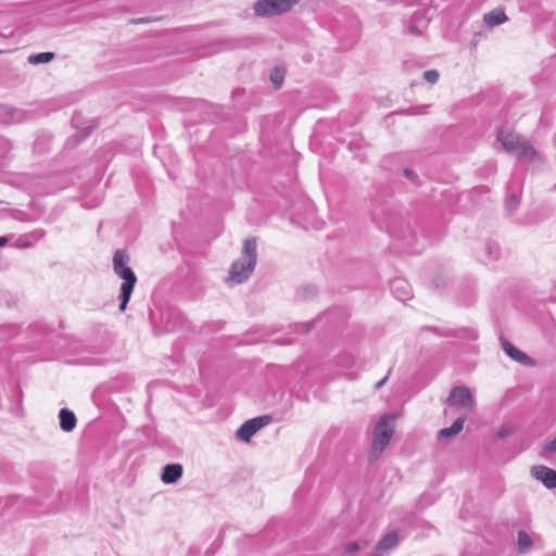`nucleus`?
<instances>
[{
    "mask_svg": "<svg viewBox=\"0 0 556 556\" xmlns=\"http://www.w3.org/2000/svg\"><path fill=\"white\" fill-rule=\"evenodd\" d=\"M113 270L121 279L124 280V282L121 286L119 311L125 312L137 282V277L135 273L128 266V255L125 251L117 250L114 253Z\"/></svg>",
    "mask_w": 556,
    "mask_h": 556,
    "instance_id": "obj_1",
    "label": "nucleus"
},
{
    "mask_svg": "<svg viewBox=\"0 0 556 556\" xmlns=\"http://www.w3.org/2000/svg\"><path fill=\"white\" fill-rule=\"evenodd\" d=\"M497 140L507 153L516 156L520 161L532 163L538 156L534 147L514 131L501 130L497 134Z\"/></svg>",
    "mask_w": 556,
    "mask_h": 556,
    "instance_id": "obj_2",
    "label": "nucleus"
},
{
    "mask_svg": "<svg viewBox=\"0 0 556 556\" xmlns=\"http://www.w3.org/2000/svg\"><path fill=\"white\" fill-rule=\"evenodd\" d=\"M394 434V426L390 416H383L375 427L374 439L368 453L369 460H376L389 445Z\"/></svg>",
    "mask_w": 556,
    "mask_h": 556,
    "instance_id": "obj_3",
    "label": "nucleus"
},
{
    "mask_svg": "<svg viewBox=\"0 0 556 556\" xmlns=\"http://www.w3.org/2000/svg\"><path fill=\"white\" fill-rule=\"evenodd\" d=\"M243 257L247 258V269L239 273L240 262H235L229 271V279L236 283L244 281L253 271L256 265V239L249 238L243 243Z\"/></svg>",
    "mask_w": 556,
    "mask_h": 556,
    "instance_id": "obj_4",
    "label": "nucleus"
},
{
    "mask_svg": "<svg viewBox=\"0 0 556 556\" xmlns=\"http://www.w3.org/2000/svg\"><path fill=\"white\" fill-rule=\"evenodd\" d=\"M299 0H258L254 11L258 16H273L289 11Z\"/></svg>",
    "mask_w": 556,
    "mask_h": 556,
    "instance_id": "obj_5",
    "label": "nucleus"
},
{
    "mask_svg": "<svg viewBox=\"0 0 556 556\" xmlns=\"http://www.w3.org/2000/svg\"><path fill=\"white\" fill-rule=\"evenodd\" d=\"M270 422L271 417L269 415H263L249 419L241 425V427L237 430L236 435L238 439L244 442H250L253 434H255L261 428L267 426Z\"/></svg>",
    "mask_w": 556,
    "mask_h": 556,
    "instance_id": "obj_6",
    "label": "nucleus"
},
{
    "mask_svg": "<svg viewBox=\"0 0 556 556\" xmlns=\"http://www.w3.org/2000/svg\"><path fill=\"white\" fill-rule=\"evenodd\" d=\"M446 402L447 405L454 407L472 408L475 406V401L471 395V392L466 387L453 388Z\"/></svg>",
    "mask_w": 556,
    "mask_h": 556,
    "instance_id": "obj_7",
    "label": "nucleus"
},
{
    "mask_svg": "<svg viewBox=\"0 0 556 556\" xmlns=\"http://www.w3.org/2000/svg\"><path fill=\"white\" fill-rule=\"evenodd\" d=\"M533 476L547 489L556 488V471L545 466H538L532 469Z\"/></svg>",
    "mask_w": 556,
    "mask_h": 556,
    "instance_id": "obj_8",
    "label": "nucleus"
},
{
    "mask_svg": "<svg viewBox=\"0 0 556 556\" xmlns=\"http://www.w3.org/2000/svg\"><path fill=\"white\" fill-rule=\"evenodd\" d=\"M502 346L506 354L514 361L526 365H533V361L526 353L515 348L507 340H502Z\"/></svg>",
    "mask_w": 556,
    "mask_h": 556,
    "instance_id": "obj_9",
    "label": "nucleus"
},
{
    "mask_svg": "<svg viewBox=\"0 0 556 556\" xmlns=\"http://www.w3.org/2000/svg\"><path fill=\"white\" fill-rule=\"evenodd\" d=\"M182 475V467L179 464L166 465L163 469L162 481L166 484L176 482Z\"/></svg>",
    "mask_w": 556,
    "mask_h": 556,
    "instance_id": "obj_10",
    "label": "nucleus"
},
{
    "mask_svg": "<svg viewBox=\"0 0 556 556\" xmlns=\"http://www.w3.org/2000/svg\"><path fill=\"white\" fill-rule=\"evenodd\" d=\"M400 541L399 534L396 531H391L387 533L377 544L376 551L377 552H384L389 551L397 545Z\"/></svg>",
    "mask_w": 556,
    "mask_h": 556,
    "instance_id": "obj_11",
    "label": "nucleus"
},
{
    "mask_svg": "<svg viewBox=\"0 0 556 556\" xmlns=\"http://www.w3.org/2000/svg\"><path fill=\"white\" fill-rule=\"evenodd\" d=\"M60 426L64 431H72L76 426L75 414L66 408H62L59 413Z\"/></svg>",
    "mask_w": 556,
    "mask_h": 556,
    "instance_id": "obj_12",
    "label": "nucleus"
},
{
    "mask_svg": "<svg viewBox=\"0 0 556 556\" xmlns=\"http://www.w3.org/2000/svg\"><path fill=\"white\" fill-rule=\"evenodd\" d=\"M507 20L508 18L506 16L505 12L501 9L493 10V11L484 14V16H483V21L490 27L501 25V24L505 23Z\"/></svg>",
    "mask_w": 556,
    "mask_h": 556,
    "instance_id": "obj_13",
    "label": "nucleus"
},
{
    "mask_svg": "<svg viewBox=\"0 0 556 556\" xmlns=\"http://www.w3.org/2000/svg\"><path fill=\"white\" fill-rule=\"evenodd\" d=\"M464 422H465L464 418H462V417L457 418L451 427L441 429L439 432V437L440 438H450V437L457 435L463 430Z\"/></svg>",
    "mask_w": 556,
    "mask_h": 556,
    "instance_id": "obj_14",
    "label": "nucleus"
},
{
    "mask_svg": "<svg viewBox=\"0 0 556 556\" xmlns=\"http://www.w3.org/2000/svg\"><path fill=\"white\" fill-rule=\"evenodd\" d=\"M532 545L531 538L523 531L518 533V548L520 553H526Z\"/></svg>",
    "mask_w": 556,
    "mask_h": 556,
    "instance_id": "obj_15",
    "label": "nucleus"
},
{
    "mask_svg": "<svg viewBox=\"0 0 556 556\" xmlns=\"http://www.w3.org/2000/svg\"><path fill=\"white\" fill-rule=\"evenodd\" d=\"M54 54L52 52H41L38 54L30 55L28 61L31 64L48 63L53 60Z\"/></svg>",
    "mask_w": 556,
    "mask_h": 556,
    "instance_id": "obj_16",
    "label": "nucleus"
},
{
    "mask_svg": "<svg viewBox=\"0 0 556 556\" xmlns=\"http://www.w3.org/2000/svg\"><path fill=\"white\" fill-rule=\"evenodd\" d=\"M283 78L285 72L279 67L274 68L273 72L270 73V81L273 83L275 89L280 88V86L283 83Z\"/></svg>",
    "mask_w": 556,
    "mask_h": 556,
    "instance_id": "obj_17",
    "label": "nucleus"
},
{
    "mask_svg": "<svg viewBox=\"0 0 556 556\" xmlns=\"http://www.w3.org/2000/svg\"><path fill=\"white\" fill-rule=\"evenodd\" d=\"M425 79L430 84H435L439 80V72L435 70H428L424 73Z\"/></svg>",
    "mask_w": 556,
    "mask_h": 556,
    "instance_id": "obj_18",
    "label": "nucleus"
},
{
    "mask_svg": "<svg viewBox=\"0 0 556 556\" xmlns=\"http://www.w3.org/2000/svg\"><path fill=\"white\" fill-rule=\"evenodd\" d=\"M543 448L547 453H556V437L546 443Z\"/></svg>",
    "mask_w": 556,
    "mask_h": 556,
    "instance_id": "obj_19",
    "label": "nucleus"
},
{
    "mask_svg": "<svg viewBox=\"0 0 556 556\" xmlns=\"http://www.w3.org/2000/svg\"><path fill=\"white\" fill-rule=\"evenodd\" d=\"M519 204V199L515 195L508 198L506 205L510 208H515Z\"/></svg>",
    "mask_w": 556,
    "mask_h": 556,
    "instance_id": "obj_20",
    "label": "nucleus"
},
{
    "mask_svg": "<svg viewBox=\"0 0 556 556\" xmlns=\"http://www.w3.org/2000/svg\"><path fill=\"white\" fill-rule=\"evenodd\" d=\"M358 549H359V546H358V544H356V543H350V544H348V545L345 546V551H346L348 553H355V552H357Z\"/></svg>",
    "mask_w": 556,
    "mask_h": 556,
    "instance_id": "obj_21",
    "label": "nucleus"
},
{
    "mask_svg": "<svg viewBox=\"0 0 556 556\" xmlns=\"http://www.w3.org/2000/svg\"><path fill=\"white\" fill-rule=\"evenodd\" d=\"M399 285H405V283H404V281H402V280H400V279H396V280H394V281H393L392 287H393L394 289H397V288H399Z\"/></svg>",
    "mask_w": 556,
    "mask_h": 556,
    "instance_id": "obj_22",
    "label": "nucleus"
},
{
    "mask_svg": "<svg viewBox=\"0 0 556 556\" xmlns=\"http://www.w3.org/2000/svg\"><path fill=\"white\" fill-rule=\"evenodd\" d=\"M16 245L18 248H29L30 247V243L29 242H25V243H16Z\"/></svg>",
    "mask_w": 556,
    "mask_h": 556,
    "instance_id": "obj_23",
    "label": "nucleus"
},
{
    "mask_svg": "<svg viewBox=\"0 0 556 556\" xmlns=\"http://www.w3.org/2000/svg\"><path fill=\"white\" fill-rule=\"evenodd\" d=\"M245 269H247V264H243L242 262H240L239 273H242Z\"/></svg>",
    "mask_w": 556,
    "mask_h": 556,
    "instance_id": "obj_24",
    "label": "nucleus"
},
{
    "mask_svg": "<svg viewBox=\"0 0 556 556\" xmlns=\"http://www.w3.org/2000/svg\"><path fill=\"white\" fill-rule=\"evenodd\" d=\"M7 238L5 237H0V247H3L5 243H7Z\"/></svg>",
    "mask_w": 556,
    "mask_h": 556,
    "instance_id": "obj_25",
    "label": "nucleus"
},
{
    "mask_svg": "<svg viewBox=\"0 0 556 556\" xmlns=\"http://www.w3.org/2000/svg\"><path fill=\"white\" fill-rule=\"evenodd\" d=\"M387 379L388 377H384L381 381L377 383L376 388H380L386 382Z\"/></svg>",
    "mask_w": 556,
    "mask_h": 556,
    "instance_id": "obj_26",
    "label": "nucleus"
},
{
    "mask_svg": "<svg viewBox=\"0 0 556 556\" xmlns=\"http://www.w3.org/2000/svg\"><path fill=\"white\" fill-rule=\"evenodd\" d=\"M498 435H500V437H504V435H505V431L500 430V431H498Z\"/></svg>",
    "mask_w": 556,
    "mask_h": 556,
    "instance_id": "obj_27",
    "label": "nucleus"
}]
</instances>
